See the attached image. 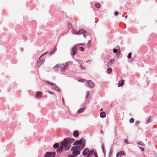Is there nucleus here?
Segmentation results:
<instances>
[{"instance_id":"nucleus-14","label":"nucleus","mask_w":157,"mask_h":157,"mask_svg":"<svg viewBox=\"0 0 157 157\" xmlns=\"http://www.w3.org/2000/svg\"><path fill=\"white\" fill-rule=\"evenodd\" d=\"M48 153H49V157H55L56 155V152H54L52 153H50L49 152H48Z\"/></svg>"},{"instance_id":"nucleus-3","label":"nucleus","mask_w":157,"mask_h":157,"mask_svg":"<svg viewBox=\"0 0 157 157\" xmlns=\"http://www.w3.org/2000/svg\"><path fill=\"white\" fill-rule=\"evenodd\" d=\"M47 53V52L44 53L43 54H42L39 58V60L37 62L36 64V66L37 67H40L41 65L45 61L44 59V58H41V57H42L43 56L45 55Z\"/></svg>"},{"instance_id":"nucleus-32","label":"nucleus","mask_w":157,"mask_h":157,"mask_svg":"<svg viewBox=\"0 0 157 157\" xmlns=\"http://www.w3.org/2000/svg\"><path fill=\"white\" fill-rule=\"evenodd\" d=\"M131 55H132V53H129L128 56H127L128 58L131 59Z\"/></svg>"},{"instance_id":"nucleus-24","label":"nucleus","mask_w":157,"mask_h":157,"mask_svg":"<svg viewBox=\"0 0 157 157\" xmlns=\"http://www.w3.org/2000/svg\"><path fill=\"white\" fill-rule=\"evenodd\" d=\"M112 71V70L111 68H109L107 70V72L108 73H110Z\"/></svg>"},{"instance_id":"nucleus-18","label":"nucleus","mask_w":157,"mask_h":157,"mask_svg":"<svg viewBox=\"0 0 157 157\" xmlns=\"http://www.w3.org/2000/svg\"><path fill=\"white\" fill-rule=\"evenodd\" d=\"M52 88L57 91H60L59 88L57 86H53L52 87Z\"/></svg>"},{"instance_id":"nucleus-34","label":"nucleus","mask_w":157,"mask_h":157,"mask_svg":"<svg viewBox=\"0 0 157 157\" xmlns=\"http://www.w3.org/2000/svg\"><path fill=\"white\" fill-rule=\"evenodd\" d=\"M138 144H140V145H141L144 146H145V144L143 142H141L138 143Z\"/></svg>"},{"instance_id":"nucleus-21","label":"nucleus","mask_w":157,"mask_h":157,"mask_svg":"<svg viewBox=\"0 0 157 157\" xmlns=\"http://www.w3.org/2000/svg\"><path fill=\"white\" fill-rule=\"evenodd\" d=\"M59 146V144L57 143H56L54 145H53V147L55 148H57Z\"/></svg>"},{"instance_id":"nucleus-29","label":"nucleus","mask_w":157,"mask_h":157,"mask_svg":"<svg viewBox=\"0 0 157 157\" xmlns=\"http://www.w3.org/2000/svg\"><path fill=\"white\" fill-rule=\"evenodd\" d=\"M68 26L70 29H71L72 27V25L71 23H68Z\"/></svg>"},{"instance_id":"nucleus-36","label":"nucleus","mask_w":157,"mask_h":157,"mask_svg":"<svg viewBox=\"0 0 157 157\" xmlns=\"http://www.w3.org/2000/svg\"><path fill=\"white\" fill-rule=\"evenodd\" d=\"M113 52L114 53H116L117 52V50L116 49L114 48L113 49Z\"/></svg>"},{"instance_id":"nucleus-12","label":"nucleus","mask_w":157,"mask_h":157,"mask_svg":"<svg viewBox=\"0 0 157 157\" xmlns=\"http://www.w3.org/2000/svg\"><path fill=\"white\" fill-rule=\"evenodd\" d=\"M42 93L41 92L38 91L36 92V97L37 98H40L41 96Z\"/></svg>"},{"instance_id":"nucleus-22","label":"nucleus","mask_w":157,"mask_h":157,"mask_svg":"<svg viewBox=\"0 0 157 157\" xmlns=\"http://www.w3.org/2000/svg\"><path fill=\"white\" fill-rule=\"evenodd\" d=\"M95 6L97 8H99L101 7V5L99 3H97L95 4Z\"/></svg>"},{"instance_id":"nucleus-20","label":"nucleus","mask_w":157,"mask_h":157,"mask_svg":"<svg viewBox=\"0 0 157 157\" xmlns=\"http://www.w3.org/2000/svg\"><path fill=\"white\" fill-rule=\"evenodd\" d=\"M57 50V48L56 47H54L53 48V51H51L50 52V55H52L54 53V52L56 51Z\"/></svg>"},{"instance_id":"nucleus-37","label":"nucleus","mask_w":157,"mask_h":157,"mask_svg":"<svg viewBox=\"0 0 157 157\" xmlns=\"http://www.w3.org/2000/svg\"><path fill=\"white\" fill-rule=\"evenodd\" d=\"M94 155L95 156V157H98L96 152H94Z\"/></svg>"},{"instance_id":"nucleus-49","label":"nucleus","mask_w":157,"mask_h":157,"mask_svg":"<svg viewBox=\"0 0 157 157\" xmlns=\"http://www.w3.org/2000/svg\"><path fill=\"white\" fill-rule=\"evenodd\" d=\"M89 92H88L86 93V95H89Z\"/></svg>"},{"instance_id":"nucleus-9","label":"nucleus","mask_w":157,"mask_h":157,"mask_svg":"<svg viewBox=\"0 0 157 157\" xmlns=\"http://www.w3.org/2000/svg\"><path fill=\"white\" fill-rule=\"evenodd\" d=\"M60 66L61 65L60 64H58L54 67L53 68L54 71H57L58 70V69H57V68L59 69V68L60 67Z\"/></svg>"},{"instance_id":"nucleus-7","label":"nucleus","mask_w":157,"mask_h":157,"mask_svg":"<svg viewBox=\"0 0 157 157\" xmlns=\"http://www.w3.org/2000/svg\"><path fill=\"white\" fill-rule=\"evenodd\" d=\"M122 155H125V152L124 151H120V152H119L117 153V154L116 156H117V157H118V156L119 155L120 157H121Z\"/></svg>"},{"instance_id":"nucleus-42","label":"nucleus","mask_w":157,"mask_h":157,"mask_svg":"<svg viewBox=\"0 0 157 157\" xmlns=\"http://www.w3.org/2000/svg\"><path fill=\"white\" fill-rule=\"evenodd\" d=\"M140 148L141 149V151H144V149L143 147H140Z\"/></svg>"},{"instance_id":"nucleus-35","label":"nucleus","mask_w":157,"mask_h":157,"mask_svg":"<svg viewBox=\"0 0 157 157\" xmlns=\"http://www.w3.org/2000/svg\"><path fill=\"white\" fill-rule=\"evenodd\" d=\"M83 36L85 37L86 36V32L85 31H84L83 33Z\"/></svg>"},{"instance_id":"nucleus-27","label":"nucleus","mask_w":157,"mask_h":157,"mask_svg":"<svg viewBox=\"0 0 157 157\" xmlns=\"http://www.w3.org/2000/svg\"><path fill=\"white\" fill-rule=\"evenodd\" d=\"M49 153L48 152H47L44 155V157H49Z\"/></svg>"},{"instance_id":"nucleus-19","label":"nucleus","mask_w":157,"mask_h":157,"mask_svg":"<svg viewBox=\"0 0 157 157\" xmlns=\"http://www.w3.org/2000/svg\"><path fill=\"white\" fill-rule=\"evenodd\" d=\"M85 110V108H81L79 110H78V113H82Z\"/></svg>"},{"instance_id":"nucleus-26","label":"nucleus","mask_w":157,"mask_h":157,"mask_svg":"<svg viewBox=\"0 0 157 157\" xmlns=\"http://www.w3.org/2000/svg\"><path fill=\"white\" fill-rule=\"evenodd\" d=\"M151 120V117H149L148 118V119L147 121V123L149 122Z\"/></svg>"},{"instance_id":"nucleus-46","label":"nucleus","mask_w":157,"mask_h":157,"mask_svg":"<svg viewBox=\"0 0 157 157\" xmlns=\"http://www.w3.org/2000/svg\"><path fill=\"white\" fill-rule=\"evenodd\" d=\"M120 52L119 53H117L116 54V55L117 56H118L119 55H120Z\"/></svg>"},{"instance_id":"nucleus-38","label":"nucleus","mask_w":157,"mask_h":157,"mask_svg":"<svg viewBox=\"0 0 157 157\" xmlns=\"http://www.w3.org/2000/svg\"><path fill=\"white\" fill-rule=\"evenodd\" d=\"M80 45H84V44H78L76 45V46L78 47L79 46H80Z\"/></svg>"},{"instance_id":"nucleus-31","label":"nucleus","mask_w":157,"mask_h":157,"mask_svg":"<svg viewBox=\"0 0 157 157\" xmlns=\"http://www.w3.org/2000/svg\"><path fill=\"white\" fill-rule=\"evenodd\" d=\"M129 122L130 123H132L134 122V119L133 118H131L129 120Z\"/></svg>"},{"instance_id":"nucleus-51","label":"nucleus","mask_w":157,"mask_h":157,"mask_svg":"<svg viewBox=\"0 0 157 157\" xmlns=\"http://www.w3.org/2000/svg\"><path fill=\"white\" fill-rule=\"evenodd\" d=\"M127 17V15L125 17V18H126Z\"/></svg>"},{"instance_id":"nucleus-30","label":"nucleus","mask_w":157,"mask_h":157,"mask_svg":"<svg viewBox=\"0 0 157 157\" xmlns=\"http://www.w3.org/2000/svg\"><path fill=\"white\" fill-rule=\"evenodd\" d=\"M79 50L82 52H83L84 51V48L82 47H80L79 48Z\"/></svg>"},{"instance_id":"nucleus-16","label":"nucleus","mask_w":157,"mask_h":157,"mask_svg":"<svg viewBox=\"0 0 157 157\" xmlns=\"http://www.w3.org/2000/svg\"><path fill=\"white\" fill-rule=\"evenodd\" d=\"M47 84H49V85L51 86H53L55 85L54 83L52 82H49V81H46L45 82Z\"/></svg>"},{"instance_id":"nucleus-40","label":"nucleus","mask_w":157,"mask_h":157,"mask_svg":"<svg viewBox=\"0 0 157 157\" xmlns=\"http://www.w3.org/2000/svg\"><path fill=\"white\" fill-rule=\"evenodd\" d=\"M125 143L127 144H128V140H124Z\"/></svg>"},{"instance_id":"nucleus-43","label":"nucleus","mask_w":157,"mask_h":157,"mask_svg":"<svg viewBox=\"0 0 157 157\" xmlns=\"http://www.w3.org/2000/svg\"><path fill=\"white\" fill-rule=\"evenodd\" d=\"M140 123V122L139 121H137L136 122V125H137V124H138Z\"/></svg>"},{"instance_id":"nucleus-10","label":"nucleus","mask_w":157,"mask_h":157,"mask_svg":"<svg viewBox=\"0 0 157 157\" xmlns=\"http://www.w3.org/2000/svg\"><path fill=\"white\" fill-rule=\"evenodd\" d=\"M114 59H111L107 63L108 67L114 63Z\"/></svg>"},{"instance_id":"nucleus-47","label":"nucleus","mask_w":157,"mask_h":157,"mask_svg":"<svg viewBox=\"0 0 157 157\" xmlns=\"http://www.w3.org/2000/svg\"><path fill=\"white\" fill-rule=\"evenodd\" d=\"M85 156H84V157H89V156H90L89 155H85Z\"/></svg>"},{"instance_id":"nucleus-17","label":"nucleus","mask_w":157,"mask_h":157,"mask_svg":"<svg viewBox=\"0 0 157 157\" xmlns=\"http://www.w3.org/2000/svg\"><path fill=\"white\" fill-rule=\"evenodd\" d=\"M72 31L73 33H74L78 35V32L75 29H72Z\"/></svg>"},{"instance_id":"nucleus-1","label":"nucleus","mask_w":157,"mask_h":157,"mask_svg":"<svg viewBox=\"0 0 157 157\" xmlns=\"http://www.w3.org/2000/svg\"><path fill=\"white\" fill-rule=\"evenodd\" d=\"M74 141V140L68 138L65 139L63 142L61 143L59 148L57 150V152H61L63 151L64 147L65 150H68L71 147V144Z\"/></svg>"},{"instance_id":"nucleus-50","label":"nucleus","mask_w":157,"mask_h":157,"mask_svg":"<svg viewBox=\"0 0 157 157\" xmlns=\"http://www.w3.org/2000/svg\"><path fill=\"white\" fill-rule=\"evenodd\" d=\"M62 101H63V102H64V99H63V98Z\"/></svg>"},{"instance_id":"nucleus-2","label":"nucleus","mask_w":157,"mask_h":157,"mask_svg":"<svg viewBox=\"0 0 157 157\" xmlns=\"http://www.w3.org/2000/svg\"><path fill=\"white\" fill-rule=\"evenodd\" d=\"M86 143L85 140L83 139H81L79 140H76L74 144L76 145V148L72 147L71 150L73 151L72 154L73 155H77L80 153V151L78 149L80 148H83L85 145Z\"/></svg>"},{"instance_id":"nucleus-48","label":"nucleus","mask_w":157,"mask_h":157,"mask_svg":"<svg viewBox=\"0 0 157 157\" xmlns=\"http://www.w3.org/2000/svg\"><path fill=\"white\" fill-rule=\"evenodd\" d=\"M80 67H81V69H85V68H84L83 67H82V66H80Z\"/></svg>"},{"instance_id":"nucleus-45","label":"nucleus","mask_w":157,"mask_h":157,"mask_svg":"<svg viewBox=\"0 0 157 157\" xmlns=\"http://www.w3.org/2000/svg\"><path fill=\"white\" fill-rule=\"evenodd\" d=\"M100 132L101 134L103 133V131L101 129L100 130Z\"/></svg>"},{"instance_id":"nucleus-33","label":"nucleus","mask_w":157,"mask_h":157,"mask_svg":"<svg viewBox=\"0 0 157 157\" xmlns=\"http://www.w3.org/2000/svg\"><path fill=\"white\" fill-rule=\"evenodd\" d=\"M104 148H105V147L104 146H102V150L104 152V154H105L106 151H105V149Z\"/></svg>"},{"instance_id":"nucleus-23","label":"nucleus","mask_w":157,"mask_h":157,"mask_svg":"<svg viewBox=\"0 0 157 157\" xmlns=\"http://www.w3.org/2000/svg\"><path fill=\"white\" fill-rule=\"evenodd\" d=\"M84 30L82 29H80L79 30V31L78 32V34H81V33H83V32H84Z\"/></svg>"},{"instance_id":"nucleus-28","label":"nucleus","mask_w":157,"mask_h":157,"mask_svg":"<svg viewBox=\"0 0 157 157\" xmlns=\"http://www.w3.org/2000/svg\"><path fill=\"white\" fill-rule=\"evenodd\" d=\"M94 150H92L90 151H89V155H90L91 154H92L94 153Z\"/></svg>"},{"instance_id":"nucleus-15","label":"nucleus","mask_w":157,"mask_h":157,"mask_svg":"<svg viewBox=\"0 0 157 157\" xmlns=\"http://www.w3.org/2000/svg\"><path fill=\"white\" fill-rule=\"evenodd\" d=\"M100 116L102 118H104L106 116L105 113L104 112H102L100 114Z\"/></svg>"},{"instance_id":"nucleus-5","label":"nucleus","mask_w":157,"mask_h":157,"mask_svg":"<svg viewBox=\"0 0 157 157\" xmlns=\"http://www.w3.org/2000/svg\"><path fill=\"white\" fill-rule=\"evenodd\" d=\"M87 85L90 87H93L94 86V84L91 80H88L86 81Z\"/></svg>"},{"instance_id":"nucleus-8","label":"nucleus","mask_w":157,"mask_h":157,"mask_svg":"<svg viewBox=\"0 0 157 157\" xmlns=\"http://www.w3.org/2000/svg\"><path fill=\"white\" fill-rule=\"evenodd\" d=\"M89 150L88 148L85 149L82 152V154L83 155H89Z\"/></svg>"},{"instance_id":"nucleus-13","label":"nucleus","mask_w":157,"mask_h":157,"mask_svg":"<svg viewBox=\"0 0 157 157\" xmlns=\"http://www.w3.org/2000/svg\"><path fill=\"white\" fill-rule=\"evenodd\" d=\"M73 136L75 137H77L79 136V133L77 131H74L73 132Z\"/></svg>"},{"instance_id":"nucleus-11","label":"nucleus","mask_w":157,"mask_h":157,"mask_svg":"<svg viewBox=\"0 0 157 157\" xmlns=\"http://www.w3.org/2000/svg\"><path fill=\"white\" fill-rule=\"evenodd\" d=\"M124 81L123 79L119 81L118 83V86L120 87L121 86H122L124 85Z\"/></svg>"},{"instance_id":"nucleus-25","label":"nucleus","mask_w":157,"mask_h":157,"mask_svg":"<svg viewBox=\"0 0 157 157\" xmlns=\"http://www.w3.org/2000/svg\"><path fill=\"white\" fill-rule=\"evenodd\" d=\"M91 42L89 40L88 41V42L87 44V46L88 47H90L91 45Z\"/></svg>"},{"instance_id":"nucleus-52","label":"nucleus","mask_w":157,"mask_h":157,"mask_svg":"<svg viewBox=\"0 0 157 157\" xmlns=\"http://www.w3.org/2000/svg\"><path fill=\"white\" fill-rule=\"evenodd\" d=\"M102 110H103L102 109V108H101V111H102Z\"/></svg>"},{"instance_id":"nucleus-6","label":"nucleus","mask_w":157,"mask_h":157,"mask_svg":"<svg viewBox=\"0 0 157 157\" xmlns=\"http://www.w3.org/2000/svg\"><path fill=\"white\" fill-rule=\"evenodd\" d=\"M77 48L75 47L72 48L71 50V55L72 56H74L75 55L77 52Z\"/></svg>"},{"instance_id":"nucleus-4","label":"nucleus","mask_w":157,"mask_h":157,"mask_svg":"<svg viewBox=\"0 0 157 157\" xmlns=\"http://www.w3.org/2000/svg\"><path fill=\"white\" fill-rule=\"evenodd\" d=\"M68 66V63L67 62L63 64L60 67L61 71L63 72L65 71L67 68Z\"/></svg>"},{"instance_id":"nucleus-44","label":"nucleus","mask_w":157,"mask_h":157,"mask_svg":"<svg viewBox=\"0 0 157 157\" xmlns=\"http://www.w3.org/2000/svg\"><path fill=\"white\" fill-rule=\"evenodd\" d=\"M48 92L51 94H54V93H52V92H51L50 91H49Z\"/></svg>"},{"instance_id":"nucleus-41","label":"nucleus","mask_w":157,"mask_h":157,"mask_svg":"<svg viewBox=\"0 0 157 157\" xmlns=\"http://www.w3.org/2000/svg\"><path fill=\"white\" fill-rule=\"evenodd\" d=\"M79 82H83L85 81V80L83 79H81V80L79 81Z\"/></svg>"},{"instance_id":"nucleus-39","label":"nucleus","mask_w":157,"mask_h":157,"mask_svg":"<svg viewBox=\"0 0 157 157\" xmlns=\"http://www.w3.org/2000/svg\"><path fill=\"white\" fill-rule=\"evenodd\" d=\"M118 12L116 11L114 13V15H115L116 16L118 14Z\"/></svg>"}]
</instances>
